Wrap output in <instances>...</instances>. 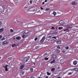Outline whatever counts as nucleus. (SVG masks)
Wrapping results in <instances>:
<instances>
[{
    "mask_svg": "<svg viewBox=\"0 0 78 78\" xmlns=\"http://www.w3.org/2000/svg\"><path fill=\"white\" fill-rule=\"evenodd\" d=\"M30 32V31L28 30H23L22 33H23V34H28Z\"/></svg>",
    "mask_w": 78,
    "mask_h": 78,
    "instance_id": "nucleus-1",
    "label": "nucleus"
},
{
    "mask_svg": "<svg viewBox=\"0 0 78 78\" xmlns=\"http://www.w3.org/2000/svg\"><path fill=\"white\" fill-rule=\"evenodd\" d=\"M0 5L3 8H4V9H5V8H6V5L4 3H2Z\"/></svg>",
    "mask_w": 78,
    "mask_h": 78,
    "instance_id": "nucleus-2",
    "label": "nucleus"
},
{
    "mask_svg": "<svg viewBox=\"0 0 78 78\" xmlns=\"http://www.w3.org/2000/svg\"><path fill=\"white\" fill-rule=\"evenodd\" d=\"M45 39V36H44L42 39L40 41V42H43L44 41V40Z\"/></svg>",
    "mask_w": 78,
    "mask_h": 78,
    "instance_id": "nucleus-3",
    "label": "nucleus"
},
{
    "mask_svg": "<svg viewBox=\"0 0 78 78\" xmlns=\"http://www.w3.org/2000/svg\"><path fill=\"white\" fill-rule=\"evenodd\" d=\"M29 59H30V57L28 56V57H25L24 58V60H25V61H26V62H27V61H28V60Z\"/></svg>",
    "mask_w": 78,
    "mask_h": 78,
    "instance_id": "nucleus-4",
    "label": "nucleus"
},
{
    "mask_svg": "<svg viewBox=\"0 0 78 78\" xmlns=\"http://www.w3.org/2000/svg\"><path fill=\"white\" fill-rule=\"evenodd\" d=\"M59 24H60V25H64V22L62 21H60L59 22Z\"/></svg>",
    "mask_w": 78,
    "mask_h": 78,
    "instance_id": "nucleus-5",
    "label": "nucleus"
},
{
    "mask_svg": "<svg viewBox=\"0 0 78 78\" xmlns=\"http://www.w3.org/2000/svg\"><path fill=\"white\" fill-rule=\"evenodd\" d=\"M8 43L7 42V41H3L2 43V45H5V44H6L7 45V44H8Z\"/></svg>",
    "mask_w": 78,
    "mask_h": 78,
    "instance_id": "nucleus-6",
    "label": "nucleus"
},
{
    "mask_svg": "<svg viewBox=\"0 0 78 78\" xmlns=\"http://www.w3.org/2000/svg\"><path fill=\"white\" fill-rule=\"evenodd\" d=\"M25 67V65H22L20 67V69H23V67Z\"/></svg>",
    "mask_w": 78,
    "mask_h": 78,
    "instance_id": "nucleus-7",
    "label": "nucleus"
},
{
    "mask_svg": "<svg viewBox=\"0 0 78 78\" xmlns=\"http://www.w3.org/2000/svg\"><path fill=\"white\" fill-rule=\"evenodd\" d=\"M16 39H17V40H20V39H21V37H17L16 38Z\"/></svg>",
    "mask_w": 78,
    "mask_h": 78,
    "instance_id": "nucleus-8",
    "label": "nucleus"
},
{
    "mask_svg": "<svg viewBox=\"0 0 78 78\" xmlns=\"http://www.w3.org/2000/svg\"><path fill=\"white\" fill-rule=\"evenodd\" d=\"M52 57L53 58H56V55L54 54L52 55Z\"/></svg>",
    "mask_w": 78,
    "mask_h": 78,
    "instance_id": "nucleus-9",
    "label": "nucleus"
},
{
    "mask_svg": "<svg viewBox=\"0 0 78 78\" xmlns=\"http://www.w3.org/2000/svg\"><path fill=\"white\" fill-rule=\"evenodd\" d=\"M73 69L74 71H76V72H78V69L77 68H75Z\"/></svg>",
    "mask_w": 78,
    "mask_h": 78,
    "instance_id": "nucleus-10",
    "label": "nucleus"
},
{
    "mask_svg": "<svg viewBox=\"0 0 78 78\" xmlns=\"http://www.w3.org/2000/svg\"><path fill=\"white\" fill-rule=\"evenodd\" d=\"M73 64L74 65H76V64H77V61H75L73 62Z\"/></svg>",
    "mask_w": 78,
    "mask_h": 78,
    "instance_id": "nucleus-11",
    "label": "nucleus"
},
{
    "mask_svg": "<svg viewBox=\"0 0 78 78\" xmlns=\"http://www.w3.org/2000/svg\"><path fill=\"white\" fill-rule=\"evenodd\" d=\"M68 27L69 28H72L73 26H72V25H69Z\"/></svg>",
    "mask_w": 78,
    "mask_h": 78,
    "instance_id": "nucleus-12",
    "label": "nucleus"
},
{
    "mask_svg": "<svg viewBox=\"0 0 78 78\" xmlns=\"http://www.w3.org/2000/svg\"><path fill=\"white\" fill-rule=\"evenodd\" d=\"M55 62V60H53L52 61H51L50 62L51 64H53V63H54Z\"/></svg>",
    "mask_w": 78,
    "mask_h": 78,
    "instance_id": "nucleus-13",
    "label": "nucleus"
},
{
    "mask_svg": "<svg viewBox=\"0 0 78 78\" xmlns=\"http://www.w3.org/2000/svg\"><path fill=\"white\" fill-rule=\"evenodd\" d=\"M61 41H59L57 42V44H61Z\"/></svg>",
    "mask_w": 78,
    "mask_h": 78,
    "instance_id": "nucleus-14",
    "label": "nucleus"
},
{
    "mask_svg": "<svg viewBox=\"0 0 78 78\" xmlns=\"http://www.w3.org/2000/svg\"><path fill=\"white\" fill-rule=\"evenodd\" d=\"M4 68L5 69V71L6 72H8V67H4Z\"/></svg>",
    "mask_w": 78,
    "mask_h": 78,
    "instance_id": "nucleus-15",
    "label": "nucleus"
},
{
    "mask_svg": "<svg viewBox=\"0 0 78 78\" xmlns=\"http://www.w3.org/2000/svg\"><path fill=\"white\" fill-rule=\"evenodd\" d=\"M21 37L23 38H24V37H25V35L24 34L22 35Z\"/></svg>",
    "mask_w": 78,
    "mask_h": 78,
    "instance_id": "nucleus-16",
    "label": "nucleus"
},
{
    "mask_svg": "<svg viewBox=\"0 0 78 78\" xmlns=\"http://www.w3.org/2000/svg\"><path fill=\"white\" fill-rule=\"evenodd\" d=\"M69 46H67L65 47V49H66V50H69Z\"/></svg>",
    "mask_w": 78,
    "mask_h": 78,
    "instance_id": "nucleus-17",
    "label": "nucleus"
},
{
    "mask_svg": "<svg viewBox=\"0 0 78 78\" xmlns=\"http://www.w3.org/2000/svg\"><path fill=\"white\" fill-rule=\"evenodd\" d=\"M4 30L3 28L0 29V32H2Z\"/></svg>",
    "mask_w": 78,
    "mask_h": 78,
    "instance_id": "nucleus-18",
    "label": "nucleus"
},
{
    "mask_svg": "<svg viewBox=\"0 0 78 78\" xmlns=\"http://www.w3.org/2000/svg\"><path fill=\"white\" fill-rule=\"evenodd\" d=\"M53 14H54V16H56V13L54 11L53 12Z\"/></svg>",
    "mask_w": 78,
    "mask_h": 78,
    "instance_id": "nucleus-19",
    "label": "nucleus"
},
{
    "mask_svg": "<svg viewBox=\"0 0 78 78\" xmlns=\"http://www.w3.org/2000/svg\"><path fill=\"white\" fill-rule=\"evenodd\" d=\"M63 28V27H60L58 28V30H62Z\"/></svg>",
    "mask_w": 78,
    "mask_h": 78,
    "instance_id": "nucleus-20",
    "label": "nucleus"
},
{
    "mask_svg": "<svg viewBox=\"0 0 78 78\" xmlns=\"http://www.w3.org/2000/svg\"><path fill=\"white\" fill-rule=\"evenodd\" d=\"M12 47H16V44H12Z\"/></svg>",
    "mask_w": 78,
    "mask_h": 78,
    "instance_id": "nucleus-21",
    "label": "nucleus"
},
{
    "mask_svg": "<svg viewBox=\"0 0 78 78\" xmlns=\"http://www.w3.org/2000/svg\"><path fill=\"white\" fill-rule=\"evenodd\" d=\"M44 59L45 60H48V58L45 57L44 58Z\"/></svg>",
    "mask_w": 78,
    "mask_h": 78,
    "instance_id": "nucleus-22",
    "label": "nucleus"
},
{
    "mask_svg": "<svg viewBox=\"0 0 78 78\" xmlns=\"http://www.w3.org/2000/svg\"><path fill=\"white\" fill-rule=\"evenodd\" d=\"M52 39H56V37H52Z\"/></svg>",
    "mask_w": 78,
    "mask_h": 78,
    "instance_id": "nucleus-23",
    "label": "nucleus"
},
{
    "mask_svg": "<svg viewBox=\"0 0 78 78\" xmlns=\"http://www.w3.org/2000/svg\"><path fill=\"white\" fill-rule=\"evenodd\" d=\"M30 70L31 72H33V69L32 68H30Z\"/></svg>",
    "mask_w": 78,
    "mask_h": 78,
    "instance_id": "nucleus-24",
    "label": "nucleus"
},
{
    "mask_svg": "<svg viewBox=\"0 0 78 78\" xmlns=\"http://www.w3.org/2000/svg\"><path fill=\"white\" fill-rule=\"evenodd\" d=\"M37 39H38V38L37 37H36L34 39L35 41H37Z\"/></svg>",
    "mask_w": 78,
    "mask_h": 78,
    "instance_id": "nucleus-25",
    "label": "nucleus"
},
{
    "mask_svg": "<svg viewBox=\"0 0 78 78\" xmlns=\"http://www.w3.org/2000/svg\"><path fill=\"white\" fill-rule=\"evenodd\" d=\"M47 74L48 75H51V73H48V72H47Z\"/></svg>",
    "mask_w": 78,
    "mask_h": 78,
    "instance_id": "nucleus-26",
    "label": "nucleus"
},
{
    "mask_svg": "<svg viewBox=\"0 0 78 78\" xmlns=\"http://www.w3.org/2000/svg\"><path fill=\"white\" fill-rule=\"evenodd\" d=\"M10 31L11 33H13V32H14V30L12 29H11Z\"/></svg>",
    "mask_w": 78,
    "mask_h": 78,
    "instance_id": "nucleus-27",
    "label": "nucleus"
},
{
    "mask_svg": "<svg viewBox=\"0 0 78 78\" xmlns=\"http://www.w3.org/2000/svg\"><path fill=\"white\" fill-rule=\"evenodd\" d=\"M39 48V46H37L35 47V48L36 49H37V48Z\"/></svg>",
    "mask_w": 78,
    "mask_h": 78,
    "instance_id": "nucleus-28",
    "label": "nucleus"
},
{
    "mask_svg": "<svg viewBox=\"0 0 78 78\" xmlns=\"http://www.w3.org/2000/svg\"><path fill=\"white\" fill-rule=\"evenodd\" d=\"M45 55H47V53H45L43 55L44 56H45Z\"/></svg>",
    "mask_w": 78,
    "mask_h": 78,
    "instance_id": "nucleus-29",
    "label": "nucleus"
},
{
    "mask_svg": "<svg viewBox=\"0 0 78 78\" xmlns=\"http://www.w3.org/2000/svg\"><path fill=\"white\" fill-rule=\"evenodd\" d=\"M55 69V68H52L51 71H52V72H54V70Z\"/></svg>",
    "mask_w": 78,
    "mask_h": 78,
    "instance_id": "nucleus-30",
    "label": "nucleus"
},
{
    "mask_svg": "<svg viewBox=\"0 0 78 78\" xmlns=\"http://www.w3.org/2000/svg\"><path fill=\"white\" fill-rule=\"evenodd\" d=\"M76 3L75 2H73L72 3V5H75Z\"/></svg>",
    "mask_w": 78,
    "mask_h": 78,
    "instance_id": "nucleus-31",
    "label": "nucleus"
},
{
    "mask_svg": "<svg viewBox=\"0 0 78 78\" xmlns=\"http://www.w3.org/2000/svg\"><path fill=\"white\" fill-rule=\"evenodd\" d=\"M51 29V30H55V28L54 27H52Z\"/></svg>",
    "mask_w": 78,
    "mask_h": 78,
    "instance_id": "nucleus-32",
    "label": "nucleus"
},
{
    "mask_svg": "<svg viewBox=\"0 0 78 78\" xmlns=\"http://www.w3.org/2000/svg\"><path fill=\"white\" fill-rule=\"evenodd\" d=\"M57 53H60V51L59 50H57Z\"/></svg>",
    "mask_w": 78,
    "mask_h": 78,
    "instance_id": "nucleus-33",
    "label": "nucleus"
},
{
    "mask_svg": "<svg viewBox=\"0 0 78 78\" xmlns=\"http://www.w3.org/2000/svg\"><path fill=\"white\" fill-rule=\"evenodd\" d=\"M24 73H25V72L24 71H23L21 73V74L22 75H24Z\"/></svg>",
    "mask_w": 78,
    "mask_h": 78,
    "instance_id": "nucleus-34",
    "label": "nucleus"
},
{
    "mask_svg": "<svg viewBox=\"0 0 78 78\" xmlns=\"http://www.w3.org/2000/svg\"><path fill=\"white\" fill-rule=\"evenodd\" d=\"M68 75H72V73H68Z\"/></svg>",
    "mask_w": 78,
    "mask_h": 78,
    "instance_id": "nucleus-35",
    "label": "nucleus"
},
{
    "mask_svg": "<svg viewBox=\"0 0 78 78\" xmlns=\"http://www.w3.org/2000/svg\"><path fill=\"white\" fill-rule=\"evenodd\" d=\"M8 66L6 65V66H3V67H8Z\"/></svg>",
    "mask_w": 78,
    "mask_h": 78,
    "instance_id": "nucleus-36",
    "label": "nucleus"
},
{
    "mask_svg": "<svg viewBox=\"0 0 78 78\" xmlns=\"http://www.w3.org/2000/svg\"><path fill=\"white\" fill-rule=\"evenodd\" d=\"M30 3L31 4H32V2H33V1H32V0H30Z\"/></svg>",
    "mask_w": 78,
    "mask_h": 78,
    "instance_id": "nucleus-37",
    "label": "nucleus"
},
{
    "mask_svg": "<svg viewBox=\"0 0 78 78\" xmlns=\"http://www.w3.org/2000/svg\"><path fill=\"white\" fill-rule=\"evenodd\" d=\"M41 12V11H40V10H39L37 12V13H38L39 12Z\"/></svg>",
    "mask_w": 78,
    "mask_h": 78,
    "instance_id": "nucleus-38",
    "label": "nucleus"
},
{
    "mask_svg": "<svg viewBox=\"0 0 78 78\" xmlns=\"http://www.w3.org/2000/svg\"><path fill=\"white\" fill-rule=\"evenodd\" d=\"M48 38H51V36H49Z\"/></svg>",
    "mask_w": 78,
    "mask_h": 78,
    "instance_id": "nucleus-39",
    "label": "nucleus"
},
{
    "mask_svg": "<svg viewBox=\"0 0 78 78\" xmlns=\"http://www.w3.org/2000/svg\"><path fill=\"white\" fill-rule=\"evenodd\" d=\"M2 22H1V21H0V26H1V25H2Z\"/></svg>",
    "mask_w": 78,
    "mask_h": 78,
    "instance_id": "nucleus-40",
    "label": "nucleus"
},
{
    "mask_svg": "<svg viewBox=\"0 0 78 78\" xmlns=\"http://www.w3.org/2000/svg\"><path fill=\"white\" fill-rule=\"evenodd\" d=\"M30 78H35L34 76H31L30 77Z\"/></svg>",
    "mask_w": 78,
    "mask_h": 78,
    "instance_id": "nucleus-41",
    "label": "nucleus"
},
{
    "mask_svg": "<svg viewBox=\"0 0 78 78\" xmlns=\"http://www.w3.org/2000/svg\"><path fill=\"white\" fill-rule=\"evenodd\" d=\"M1 12L2 13L3 12H4V10H1Z\"/></svg>",
    "mask_w": 78,
    "mask_h": 78,
    "instance_id": "nucleus-42",
    "label": "nucleus"
},
{
    "mask_svg": "<svg viewBox=\"0 0 78 78\" xmlns=\"http://www.w3.org/2000/svg\"><path fill=\"white\" fill-rule=\"evenodd\" d=\"M3 40H5V38H2V41H3Z\"/></svg>",
    "mask_w": 78,
    "mask_h": 78,
    "instance_id": "nucleus-43",
    "label": "nucleus"
},
{
    "mask_svg": "<svg viewBox=\"0 0 78 78\" xmlns=\"http://www.w3.org/2000/svg\"><path fill=\"white\" fill-rule=\"evenodd\" d=\"M32 11H36V9H33V10H32Z\"/></svg>",
    "mask_w": 78,
    "mask_h": 78,
    "instance_id": "nucleus-44",
    "label": "nucleus"
},
{
    "mask_svg": "<svg viewBox=\"0 0 78 78\" xmlns=\"http://www.w3.org/2000/svg\"><path fill=\"white\" fill-rule=\"evenodd\" d=\"M42 5H44V4H45V2H42Z\"/></svg>",
    "mask_w": 78,
    "mask_h": 78,
    "instance_id": "nucleus-45",
    "label": "nucleus"
},
{
    "mask_svg": "<svg viewBox=\"0 0 78 78\" xmlns=\"http://www.w3.org/2000/svg\"><path fill=\"white\" fill-rule=\"evenodd\" d=\"M57 48H58L59 49V48H60V47H59V46H57Z\"/></svg>",
    "mask_w": 78,
    "mask_h": 78,
    "instance_id": "nucleus-46",
    "label": "nucleus"
},
{
    "mask_svg": "<svg viewBox=\"0 0 78 78\" xmlns=\"http://www.w3.org/2000/svg\"><path fill=\"white\" fill-rule=\"evenodd\" d=\"M41 9H44V8H42V7H41Z\"/></svg>",
    "mask_w": 78,
    "mask_h": 78,
    "instance_id": "nucleus-47",
    "label": "nucleus"
},
{
    "mask_svg": "<svg viewBox=\"0 0 78 78\" xmlns=\"http://www.w3.org/2000/svg\"><path fill=\"white\" fill-rule=\"evenodd\" d=\"M1 38H2V36H0V39H1Z\"/></svg>",
    "mask_w": 78,
    "mask_h": 78,
    "instance_id": "nucleus-48",
    "label": "nucleus"
},
{
    "mask_svg": "<svg viewBox=\"0 0 78 78\" xmlns=\"http://www.w3.org/2000/svg\"><path fill=\"white\" fill-rule=\"evenodd\" d=\"M66 30H67V29H65L64 30V31H66Z\"/></svg>",
    "mask_w": 78,
    "mask_h": 78,
    "instance_id": "nucleus-49",
    "label": "nucleus"
},
{
    "mask_svg": "<svg viewBox=\"0 0 78 78\" xmlns=\"http://www.w3.org/2000/svg\"><path fill=\"white\" fill-rule=\"evenodd\" d=\"M48 1L47 0H45L44 1V2H47Z\"/></svg>",
    "mask_w": 78,
    "mask_h": 78,
    "instance_id": "nucleus-50",
    "label": "nucleus"
},
{
    "mask_svg": "<svg viewBox=\"0 0 78 78\" xmlns=\"http://www.w3.org/2000/svg\"><path fill=\"white\" fill-rule=\"evenodd\" d=\"M38 0H35V2H37Z\"/></svg>",
    "mask_w": 78,
    "mask_h": 78,
    "instance_id": "nucleus-51",
    "label": "nucleus"
},
{
    "mask_svg": "<svg viewBox=\"0 0 78 78\" xmlns=\"http://www.w3.org/2000/svg\"><path fill=\"white\" fill-rule=\"evenodd\" d=\"M48 78V76H47L46 77V78Z\"/></svg>",
    "mask_w": 78,
    "mask_h": 78,
    "instance_id": "nucleus-52",
    "label": "nucleus"
},
{
    "mask_svg": "<svg viewBox=\"0 0 78 78\" xmlns=\"http://www.w3.org/2000/svg\"><path fill=\"white\" fill-rule=\"evenodd\" d=\"M46 10H48V9H46Z\"/></svg>",
    "mask_w": 78,
    "mask_h": 78,
    "instance_id": "nucleus-53",
    "label": "nucleus"
},
{
    "mask_svg": "<svg viewBox=\"0 0 78 78\" xmlns=\"http://www.w3.org/2000/svg\"><path fill=\"white\" fill-rule=\"evenodd\" d=\"M58 78H61V77H58Z\"/></svg>",
    "mask_w": 78,
    "mask_h": 78,
    "instance_id": "nucleus-54",
    "label": "nucleus"
},
{
    "mask_svg": "<svg viewBox=\"0 0 78 78\" xmlns=\"http://www.w3.org/2000/svg\"><path fill=\"white\" fill-rule=\"evenodd\" d=\"M39 78H42L41 77H39Z\"/></svg>",
    "mask_w": 78,
    "mask_h": 78,
    "instance_id": "nucleus-55",
    "label": "nucleus"
},
{
    "mask_svg": "<svg viewBox=\"0 0 78 78\" xmlns=\"http://www.w3.org/2000/svg\"><path fill=\"white\" fill-rule=\"evenodd\" d=\"M20 23H22L20 22Z\"/></svg>",
    "mask_w": 78,
    "mask_h": 78,
    "instance_id": "nucleus-56",
    "label": "nucleus"
},
{
    "mask_svg": "<svg viewBox=\"0 0 78 78\" xmlns=\"http://www.w3.org/2000/svg\"><path fill=\"white\" fill-rule=\"evenodd\" d=\"M0 59H1V57H0Z\"/></svg>",
    "mask_w": 78,
    "mask_h": 78,
    "instance_id": "nucleus-57",
    "label": "nucleus"
},
{
    "mask_svg": "<svg viewBox=\"0 0 78 78\" xmlns=\"http://www.w3.org/2000/svg\"><path fill=\"white\" fill-rule=\"evenodd\" d=\"M58 13V14H59V13Z\"/></svg>",
    "mask_w": 78,
    "mask_h": 78,
    "instance_id": "nucleus-58",
    "label": "nucleus"
}]
</instances>
